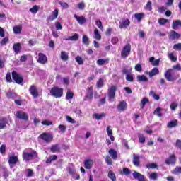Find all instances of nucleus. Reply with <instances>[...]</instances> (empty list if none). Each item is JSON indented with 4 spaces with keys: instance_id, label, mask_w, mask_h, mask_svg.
Returning a JSON list of instances; mask_svg holds the SVG:
<instances>
[{
    "instance_id": "obj_42",
    "label": "nucleus",
    "mask_w": 181,
    "mask_h": 181,
    "mask_svg": "<svg viewBox=\"0 0 181 181\" xmlns=\"http://www.w3.org/2000/svg\"><path fill=\"white\" fill-rule=\"evenodd\" d=\"M94 35L95 39H96V40H101V34H100V31L98 30V29L95 28L94 30Z\"/></svg>"
},
{
    "instance_id": "obj_11",
    "label": "nucleus",
    "mask_w": 181,
    "mask_h": 181,
    "mask_svg": "<svg viewBox=\"0 0 181 181\" xmlns=\"http://www.w3.org/2000/svg\"><path fill=\"white\" fill-rule=\"evenodd\" d=\"M16 116L17 118H18V119H23L24 121H29V116H28V114L21 110L17 111Z\"/></svg>"
},
{
    "instance_id": "obj_30",
    "label": "nucleus",
    "mask_w": 181,
    "mask_h": 181,
    "mask_svg": "<svg viewBox=\"0 0 181 181\" xmlns=\"http://www.w3.org/2000/svg\"><path fill=\"white\" fill-rule=\"evenodd\" d=\"M156 74H159V69L158 68H153L148 73L149 77H153V76H156Z\"/></svg>"
},
{
    "instance_id": "obj_43",
    "label": "nucleus",
    "mask_w": 181,
    "mask_h": 181,
    "mask_svg": "<svg viewBox=\"0 0 181 181\" xmlns=\"http://www.w3.org/2000/svg\"><path fill=\"white\" fill-rule=\"evenodd\" d=\"M103 86H104V80L103 78H100L96 83V87L97 88H103Z\"/></svg>"
},
{
    "instance_id": "obj_60",
    "label": "nucleus",
    "mask_w": 181,
    "mask_h": 181,
    "mask_svg": "<svg viewBox=\"0 0 181 181\" xmlns=\"http://www.w3.org/2000/svg\"><path fill=\"white\" fill-rule=\"evenodd\" d=\"M26 172H27V177H32V176H33L34 175L33 170L30 168H28L26 170Z\"/></svg>"
},
{
    "instance_id": "obj_37",
    "label": "nucleus",
    "mask_w": 181,
    "mask_h": 181,
    "mask_svg": "<svg viewBox=\"0 0 181 181\" xmlns=\"http://www.w3.org/2000/svg\"><path fill=\"white\" fill-rule=\"evenodd\" d=\"M120 175H124L125 176H128L131 175V170L127 168H124L122 171H120Z\"/></svg>"
},
{
    "instance_id": "obj_36",
    "label": "nucleus",
    "mask_w": 181,
    "mask_h": 181,
    "mask_svg": "<svg viewBox=\"0 0 181 181\" xmlns=\"http://www.w3.org/2000/svg\"><path fill=\"white\" fill-rule=\"evenodd\" d=\"M66 40L76 42V40H78V34L74 33V35L69 36L68 38L66 39Z\"/></svg>"
},
{
    "instance_id": "obj_1",
    "label": "nucleus",
    "mask_w": 181,
    "mask_h": 181,
    "mask_svg": "<svg viewBox=\"0 0 181 181\" xmlns=\"http://www.w3.org/2000/svg\"><path fill=\"white\" fill-rule=\"evenodd\" d=\"M38 156L39 155L36 151H33L31 152H23V160H25V162H29L33 160V159H36Z\"/></svg>"
},
{
    "instance_id": "obj_21",
    "label": "nucleus",
    "mask_w": 181,
    "mask_h": 181,
    "mask_svg": "<svg viewBox=\"0 0 181 181\" xmlns=\"http://www.w3.org/2000/svg\"><path fill=\"white\" fill-rule=\"evenodd\" d=\"M96 63L98 66H104V64H108L110 63V59H99Z\"/></svg>"
},
{
    "instance_id": "obj_27",
    "label": "nucleus",
    "mask_w": 181,
    "mask_h": 181,
    "mask_svg": "<svg viewBox=\"0 0 181 181\" xmlns=\"http://www.w3.org/2000/svg\"><path fill=\"white\" fill-rule=\"evenodd\" d=\"M180 26L181 27V21L180 20H175L173 21V24H172V28L173 29H174L175 30H176V29H177V27Z\"/></svg>"
},
{
    "instance_id": "obj_10",
    "label": "nucleus",
    "mask_w": 181,
    "mask_h": 181,
    "mask_svg": "<svg viewBox=\"0 0 181 181\" xmlns=\"http://www.w3.org/2000/svg\"><path fill=\"white\" fill-rule=\"evenodd\" d=\"M58 17H59V9L56 8L52 12L51 15H49L47 18V21L50 23L53 22V21H56V18Z\"/></svg>"
},
{
    "instance_id": "obj_62",
    "label": "nucleus",
    "mask_w": 181,
    "mask_h": 181,
    "mask_svg": "<svg viewBox=\"0 0 181 181\" xmlns=\"http://www.w3.org/2000/svg\"><path fill=\"white\" fill-rule=\"evenodd\" d=\"M177 103L173 102L170 104V108L172 111H175L176 110V108H177Z\"/></svg>"
},
{
    "instance_id": "obj_56",
    "label": "nucleus",
    "mask_w": 181,
    "mask_h": 181,
    "mask_svg": "<svg viewBox=\"0 0 181 181\" xmlns=\"http://www.w3.org/2000/svg\"><path fill=\"white\" fill-rule=\"evenodd\" d=\"M144 8L146 9V11H152V2L151 1L147 2Z\"/></svg>"
},
{
    "instance_id": "obj_9",
    "label": "nucleus",
    "mask_w": 181,
    "mask_h": 181,
    "mask_svg": "<svg viewBox=\"0 0 181 181\" xmlns=\"http://www.w3.org/2000/svg\"><path fill=\"white\" fill-rule=\"evenodd\" d=\"M180 36L181 35L179 33H177L175 30H171L169 33H168V38L169 40H179V39H180Z\"/></svg>"
},
{
    "instance_id": "obj_52",
    "label": "nucleus",
    "mask_w": 181,
    "mask_h": 181,
    "mask_svg": "<svg viewBox=\"0 0 181 181\" xmlns=\"http://www.w3.org/2000/svg\"><path fill=\"white\" fill-rule=\"evenodd\" d=\"M146 168H148V169H156V168H158V164L155 163H151L147 164Z\"/></svg>"
},
{
    "instance_id": "obj_57",
    "label": "nucleus",
    "mask_w": 181,
    "mask_h": 181,
    "mask_svg": "<svg viewBox=\"0 0 181 181\" xmlns=\"http://www.w3.org/2000/svg\"><path fill=\"white\" fill-rule=\"evenodd\" d=\"M5 152H6V146L5 144H2L0 146V153H1V155H5Z\"/></svg>"
},
{
    "instance_id": "obj_45",
    "label": "nucleus",
    "mask_w": 181,
    "mask_h": 181,
    "mask_svg": "<svg viewBox=\"0 0 181 181\" xmlns=\"http://www.w3.org/2000/svg\"><path fill=\"white\" fill-rule=\"evenodd\" d=\"M171 173L173 175H179L181 173V167L180 166H177L175 168H174L172 171Z\"/></svg>"
},
{
    "instance_id": "obj_54",
    "label": "nucleus",
    "mask_w": 181,
    "mask_h": 181,
    "mask_svg": "<svg viewBox=\"0 0 181 181\" xmlns=\"http://www.w3.org/2000/svg\"><path fill=\"white\" fill-rule=\"evenodd\" d=\"M6 81L7 83H12L13 81L12 80V76H11V72H8L6 75Z\"/></svg>"
},
{
    "instance_id": "obj_19",
    "label": "nucleus",
    "mask_w": 181,
    "mask_h": 181,
    "mask_svg": "<svg viewBox=\"0 0 181 181\" xmlns=\"http://www.w3.org/2000/svg\"><path fill=\"white\" fill-rule=\"evenodd\" d=\"M109 155L113 160H117V158L118 156V153H117V151L114 148H110L109 150Z\"/></svg>"
},
{
    "instance_id": "obj_24",
    "label": "nucleus",
    "mask_w": 181,
    "mask_h": 181,
    "mask_svg": "<svg viewBox=\"0 0 181 181\" xmlns=\"http://www.w3.org/2000/svg\"><path fill=\"white\" fill-rule=\"evenodd\" d=\"M137 81L139 83H148V77H146V76H145V75H138Z\"/></svg>"
},
{
    "instance_id": "obj_25",
    "label": "nucleus",
    "mask_w": 181,
    "mask_h": 181,
    "mask_svg": "<svg viewBox=\"0 0 181 181\" xmlns=\"http://www.w3.org/2000/svg\"><path fill=\"white\" fill-rule=\"evenodd\" d=\"M18 160H19V158L15 156H12L8 159V163L10 165H16V163H18Z\"/></svg>"
},
{
    "instance_id": "obj_38",
    "label": "nucleus",
    "mask_w": 181,
    "mask_h": 181,
    "mask_svg": "<svg viewBox=\"0 0 181 181\" xmlns=\"http://www.w3.org/2000/svg\"><path fill=\"white\" fill-rule=\"evenodd\" d=\"M149 95L153 97V99L156 100L157 101H159V100H160V97L159 96V95L156 94L155 91H153V90H150Z\"/></svg>"
},
{
    "instance_id": "obj_41",
    "label": "nucleus",
    "mask_w": 181,
    "mask_h": 181,
    "mask_svg": "<svg viewBox=\"0 0 181 181\" xmlns=\"http://www.w3.org/2000/svg\"><path fill=\"white\" fill-rule=\"evenodd\" d=\"M136 179L138 181H148L146 178L144 176V175L136 173Z\"/></svg>"
},
{
    "instance_id": "obj_55",
    "label": "nucleus",
    "mask_w": 181,
    "mask_h": 181,
    "mask_svg": "<svg viewBox=\"0 0 181 181\" xmlns=\"http://www.w3.org/2000/svg\"><path fill=\"white\" fill-rule=\"evenodd\" d=\"M66 170L69 175H74L76 173V169L71 167H66Z\"/></svg>"
},
{
    "instance_id": "obj_51",
    "label": "nucleus",
    "mask_w": 181,
    "mask_h": 181,
    "mask_svg": "<svg viewBox=\"0 0 181 181\" xmlns=\"http://www.w3.org/2000/svg\"><path fill=\"white\" fill-rule=\"evenodd\" d=\"M144 18H145V13H139L136 14V20L138 22H141Z\"/></svg>"
},
{
    "instance_id": "obj_4",
    "label": "nucleus",
    "mask_w": 181,
    "mask_h": 181,
    "mask_svg": "<svg viewBox=\"0 0 181 181\" xmlns=\"http://www.w3.org/2000/svg\"><path fill=\"white\" fill-rule=\"evenodd\" d=\"M38 138L44 141V142H46V144H50V142L53 141V134L49 132H43Z\"/></svg>"
},
{
    "instance_id": "obj_6",
    "label": "nucleus",
    "mask_w": 181,
    "mask_h": 181,
    "mask_svg": "<svg viewBox=\"0 0 181 181\" xmlns=\"http://www.w3.org/2000/svg\"><path fill=\"white\" fill-rule=\"evenodd\" d=\"M115 93H117V87L115 86H111L107 89V97L109 101H112L115 98Z\"/></svg>"
},
{
    "instance_id": "obj_26",
    "label": "nucleus",
    "mask_w": 181,
    "mask_h": 181,
    "mask_svg": "<svg viewBox=\"0 0 181 181\" xmlns=\"http://www.w3.org/2000/svg\"><path fill=\"white\" fill-rule=\"evenodd\" d=\"M15 35H21L22 33V25H16L13 28Z\"/></svg>"
},
{
    "instance_id": "obj_61",
    "label": "nucleus",
    "mask_w": 181,
    "mask_h": 181,
    "mask_svg": "<svg viewBox=\"0 0 181 181\" xmlns=\"http://www.w3.org/2000/svg\"><path fill=\"white\" fill-rule=\"evenodd\" d=\"M105 163H107V165H112V160L111 159V157H110V156H106Z\"/></svg>"
},
{
    "instance_id": "obj_22",
    "label": "nucleus",
    "mask_w": 181,
    "mask_h": 181,
    "mask_svg": "<svg viewBox=\"0 0 181 181\" xmlns=\"http://www.w3.org/2000/svg\"><path fill=\"white\" fill-rule=\"evenodd\" d=\"M50 151L52 153H60L61 148L59 144H54L51 146Z\"/></svg>"
},
{
    "instance_id": "obj_18",
    "label": "nucleus",
    "mask_w": 181,
    "mask_h": 181,
    "mask_svg": "<svg viewBox=\"0 0 181 181\" xmlns=\"http://www.w3.org/2000/svg\"><path fill=\"white\" fill-rule=\"evenodd\" d=\"M93 165H94V160L91 159L85 160L84 166L86 169H91V168H93Z\"/></svg>"
},
{
    "instance_id": "obj_3",
    "label": "nucleus",
    "mask_w": 181,
    "mask_h": 181,
    "mask_svg": "<svg viewBox=\"0 0 181 181\" xmlns=\"http://www.w3.org/2000/svg\"><path fill=\"white\" fill-rule=\"evenodd\" d=\"M164 77H165L167 81H170L171 83L177 80V76H175V72L172 69H169L164 73Z\"/></svg>"
},
{
    "instance_id": "obj_5",
    "label": "nucleus",
    "mask_w": 181,
    "mask_h": 181,
    "mask_svg": "<svg viewBox=\"0 0 181 181\" xmlns=\"http://www.w3.org/2000/svg\"><path fill=\"white\" fill-rule=\"evenodd\" d=\"M131 53V44L127 43L121 51V57L122 59H127Z\"/></svg>"
},
{
    "instance_id": "obj_16",
    "label": "nucleus",
    "mask_w": 181,
    "mask_h": 181,
    "mask_svg": "<svg viewBox=\"0 0 181 181\" xmlns=\"http://www.w3.org/2000/svg\"><path fill=\"white\" fill-rule=\"evenodd\" d=\"M74 17L75 18V19H76L78 23H79V25H84V23H86L87 22V20L86 19V17L84 16H77V14H75L74 16Z\"/></svg>"
},
{
    "instance_id": "obj_34",
    "label": "nucleus",
    "mask_w": 181,
    "mask_h": 181,
    "mask_svg": "<svg viewBox=\"0 0 181 181\" xmlns=\"http://www.w3.org/2000/svg\"><path fill=\"white\" fill-rule=\"evenodd\" d=\"M73 97H74V93L68 89L65 97L66 100H73Z\"/></svg>"
},
{
    "instance_id": "obj_64",
    "label": "nucleus",
    "mask_w": 181,
    "mask_h": 181,
    "mask_svg": "<svg viewBox=\"0 0 181 181\" xmlns=\"http://www.w3.org/2000/svg\"><path fill=\"white\" fill-rule=\"evenodd\" d=\"M174 50H181V43H177L173 45Z\"/></svg>"
},
{
    "instance_id": "obj_33",
    "label": "nucleus",
    "mask_w": 181,
    "mask_h": 181,
    "mask_svg": "<svg viewBox=\"0 0 181 181\" xmlns=\"http://www.w3.org/2000/svg\"><path fill=\"white\" fill-rule=\"evenodd\" d=\"M93 117H95V119L100 121V119H103V118L105 117V113H94Z\"/></svg>"
},
{
    "instance_id": "obj_58",
    "label": "nucleus",
    "mask_w": 181,
    "mask_h": 181,
    "mask_svg": "<svg viewBox=\"0 0 181 181\" xmlns=\"http://www.w3.org/2000/svg\"><path fill=\"white\" fill-rule=\"evenodd\" d=\"M168 22H169V20H168L166 18H159L158 19V23H159V25H165V23H168Z\"/></svg>"
},
{
    "instance_id": "obj_2",
    "label": "nucleus",
    "mask_w": 181,
    "mask_h": 181,
    "mask_svg": "<svg viewBox=\"0 0 181 181\" xmlns=\"http://www.w3.org/2000/svg\"><path fill=\"white\" fill-rule=\"evenodd\" d=\"M63 88L54 86L50 90V95L55 98H62L63 97Z\"/></svg>"
},
{
    "instance_id": "obj_59",
    "label": "nucleus",
    "mask_w": 181,
    "mask_h": 181,
    "mask_svg": "<svg viewBox=\"0 0 181 181\" xmlns=\"http://www.w3.org/2000/svg\"><path fill=\"white\" fill-rule=\"evenodd\" d=\"M8 42H9V38H8V37H6L1 40V41L0 42V45H1L2 46H5V45H6V43H8Z\"/></svg>"
},
{
    "instance_id": "obj_39",
    "label": "nucleus",
    "mask_w": 181,
    "mask_h": 181,
    "mask_svg": "<svg viewBox=\"0 0 181 181\" xmlns=\"http://www.w3.org/2000/svg\"><path fill=\"white\" fill-rule=\"evenodd\" d=\"M107 132L109 138H110L111 141H115V138L112 135V129H110V127H107Z\"/></svg>"
},
{
    "instance_id": "obj_46",
    "label": "nucleus",
    "mask_w": 181,
    "mask_h": 181,
    "mask_svg": "<svg viewBox=\"0 0 181 181\" xmlns=\"http://www.w3.org/2000/svg\"><path fill=\"white\" fill-rule=\"evenodd\" d=\"M146 103H149V99H148L147 98H144L141 100V102L140 104V107L142 110H144V108L145 107V104H146Z\"/></svg>"
},
{
    "instance_id": "obj_8",
    "label": "nucleus",
    "mask_w": 181,
    "mask_h": 181,
    "mask_svg": "<svg viewBox=\"0 0 181 181\" xmlns=\"http://www.w3.org/2000/svg\"><path fill=\"white\" fill-rule=\"evenodd\" d=\"M94 95L93 86H90L86 89V94L83 98V101H87V100H93Z\"/></svg>"
},
{
    "instance_id": "obj_15",
    "label": "nucleus",
    "mask_w": 181,
    "mask_h": 181,
    "mask_svg": "<svg viewBox=\"0 0 181 181\" xmlns=\"http://www.w3.org/2000/svg\"><path fill=\"white\" fill-rule=\"evenodd\" d=\"M37 62L40 63V64H46L47 63V57L45 54L40 52L38 54Z\"/></svg>"
},
{
    "instance_id": "obj_53",
    "label": "nucleus",
    "mask_w": 181,
    "mask_h": 181,
    "mask_svg": "<svg viewBox=\"0 0 181 181\" xmlns=\"http://www.w3.org/2000/svg\"><path fill=\"white\" fill-rule=\"evenodd\" d=\"M41 124L42 125H46V127H50V125H53V122L49 120H43Z\"/></svg>"
},
{
    "instance_id": "obj_23",
    "label": "nucleus",
    "mask_w": 181,
    "mask_h": 181,
    "mask_svg": "<svg viewBox=\"0 0 181 181\" xmlns=\"http://www.w3.org/2000/svg\"><path fill=\"white\" fill-rule=\"evenodd\" d=\"M6 124H8V118L2 117L0 119V129H4V128H6Z\"/></svg>"
},
{
    "instance_id": "obj_31",
    "label": "nucleus",
    "mask_w": 181,
    "mask_h": 181,
    "mask_svg": "<svg viewBox=\"0 0 181 181\" xmlns=\"http://www.w3.org/2000/svg\"><path fill=\"white\" fill-rule=\"evenodd\" d=\"M109 179H111L112 181H117V177L115 176V173L112 170H109L107 175Z\"/></svg>"
},
{
    "instance_id": "obj_17",
    "label": "nucleus",
    "mask_w": 181,
    "mask_h": 181,
    "mask_svg": "<svg viewBox=\"0 0 181 181\" xmlns=\"http://www.w3.org/2000/svg\"><path fill=\"white\" fill-rule=\"evenodd\" d=\"M13 49L16 54H19V53H21V49H22V46L20 42L14 43Z\"/></svg>"
},
{
    "instance_id": "obj_14",
    "label": "nucleus",
    "mask_w": 181,
    "mask_h": 181,
    "mask_svg": "<svg viewBox=\"0 0 181 181\" xmlns=\"http://www.w3.org/2000/svg\"><path fill=\"white\" fill-rule=\"evenodd\" d=\"M131 24V21L129 19L122 18V21L119 22V28L120 29H127Z\"/></svg>"
},
{
    "instance_id": "obj_44",
    "label": "nucleus",
    "mask_w": 181,
    "mask_h": 181,
    "mask_svg": "<svg viewBox=\"0 0 181 181\" xmlns=\"http://www.w3.org/2000/svg\"><path fill=\"white\" fill-rule=\"evenodd\" d=\"M82 42L83 45H86V46H88V45H90V39L87 35H83Z\"/></svg>"
},
{
    "instance_id": "obj_40",
    "label": "nucleus",
    "mask_w": 181,
    "mask_h": 181,
    "mask_svg": "<svg viewBox=\"0 0 181 181\" xmlns=\"http://www.w3.org/2000/svg\"><path fill=\"white\" fill-rule=\"evenodd\" d=\"M161 111H162V108L158 107V108H156V109L154 110L153 115H157V117H158L159 118H161V117H162V112H161Z\"/></svg>"
},
{
    "instance_id": "obj_32",
    "label": "nucleus",
    "mask_w": 181,
    "mask_h": 181,
    "mask_svg": "<svg viewBox=\"0 0 181 181\" xmlns=\"http://www.w3.org/2000/svg\"><path fill=\"white\" fill-rule=\"evenodd\" d=\"M54 160H57V156L56 155H52L48 157V158L46 160V163H51Z\"/></svg>"
},
{
    "instance_id": "obj_50",
    "label": "nucleus",
    "mask_w": 181,
    "mask_h": 181,
    "mask_svg": "<svg viewBox=\"0 0 181 181\" xmlns=\"http://www.w3.org/2000/svg\"><path fill=\"white\" fill-rule=\"evenodd\" d=\"M138 138L139 144H145L146 137L144 134H139Z\"/></svg>"
},
{
    "instance_id": "obj_47",
    "label": "nucleus",
    "mask_w": 181,
    "mask_h": 181,
    "mask_svg": "<svg viewBox=\"0 0 181 181\" xmlns=\"http://www.w3.org/2000/svg\"><path fill=\"white\" fill-rule=\"evenodd\" d=\"M158 177V173H151L148 178L151 179V180H157Z\"/></svg>"
},
{
    "instance_id": "obj_7",
    "label": "nucleus",
    "mask_w": 181,
    "mask_h": 181,
    "mask_svg": "<svg viewBox=\"0 0 181 181\" xmlns=\"http://www.w3.org/2000/svg\"><path fill=\"white\" fill-rule=\"evenodd\" d=\"M11 77L16 84H22L23 83V77L16 71L11 73Z\"/></svg>"
},
{
    "instance_id": "obj_63",
    "label": "nucleus",
    "mask_w": 181,
    "mask_h": 181,
    "mask_svg": "<svg viewBox=\"0 0 181 181\" xmlns=\"http://www.w3.org/2000/svg\"><path fill=\"white\" fill-rule=\"evenodd\" d=\"M168 57H169L170 59H171L172 62H177V58L176 57H175L173 53H170L168 54Z\"/></svg>"
},
{
    "instance_id": "obj_48",
    "label": "nucleus",
    "mask_w": 181,
    "mask_h": 181,
    "mask_svg": "<svg viewBox=\"0 0 181 181\" xmlns=\"http://www.w3.org/2000/svg\"><path fill=\"white\" fill-rule=\"evenodd\" d=\"M75 60L78 63V64H79V66L84 64V60L80 56L76 57Z\"/></svg>"
},
{
    "instance_id": "obj_20",
    "label": "nucleus",
    "mask_w": 181,
    "mask_h": 181,
    "mask_svg": "<svg viewBox=\"0 0 181 181\" xmlns=\"http://www.w3.org/2000/svg\"><path fill=\"white\" fill-rule=\"evenodd\" d=\"M118 111H125L127 110V102L125 100L121 101L117 105Z\"/></svg>"
},
{
    "instance_id": "obj_28",
    "label": "nucleus",
    "mask_w": 181,
    "mask_h": 181,
    "mask_svg": "<svg viewBox=\"0 0 181 181\" xmlns=\"http://www.w3.org/2000/svg\"><path fill=\"white\" fill-rule=\"evenodd\" d=\"M60 57L63 62H67L69 60V53L62 51Z\"/></svg>"
},
{
    "instance_id": "obj_35",
    "label": "nucleus",
    "mask_w": 181,
    "mask_h": 181,
    "mask_svg": "<svg viewBox=\"0 0 181 181\" xmlns=\"http://www.w3.org/2000/svg\"><path fill=\"white\" fill-rule=\"evenodd\" d=\"M39 9H40L39 6L34 5L31 8H30V12H31V13L36 14L37 12H39Z\"/></svg>"
},
{
    "instance_id": "obj_29",
    "label": "nucleus",
    "mask_w": 181,
    "mask_h": 181,
    "mask_svg": "<svg viewBox=\"0 0 181 181\" xmlns=\"http://www.w3.org/2000/svg\"><path fill=\"white\" fill-rule=\"evenodd\" d=\"M167 127L168 128H175V127H177V119L170 121Z\"/></svg>"
},
{
    "instance_id": "obj_12",
    "label": "nucleus",
    "mask_w": 181,
    "mask_h": 181,
    "mask_svg": "<svg viewBox=\"0 0 181 181\" xmlns=\"http://www.w3.org/2000/svg\"><path fill=\"white\" fill-rule=\"evenodd\" d=\"M165 165H176V156L175 154H171L165 161Z\"/></svg>"
},
{
    "instance_id": "obj_13",
    "label": "nucleus",
    "mask_w": 181,
    "mask_h": 181,
    "mask_svg": "<svg viewBox=\"0 0 181 181\" xmlns=\"http://www.w3.org/2000/svg\"><path fill=\"white\" fill-rule=\"evenodd\" d=\"M29 93L34 98H37V97H39V90H37V88L35 85H32L30 86L29 88Z\"/></svg>"
},
{
    "instance_id": "obj_49",
    "label": "nucleus",
    "mask_w": 181,
    "mask_h": 181,
    "mask_svg": "<svg viewBox=\"0 0 181 181\" xmlns=\"http://www.w3.org/2000/svg\"><path fill=\"white\" fill-rule=\"evenodd\" d=\"M6 97H7V98L13 100V98H16V93H12L11 91L8 92V93H6Z\"/></svg>"
}]
</instances>
